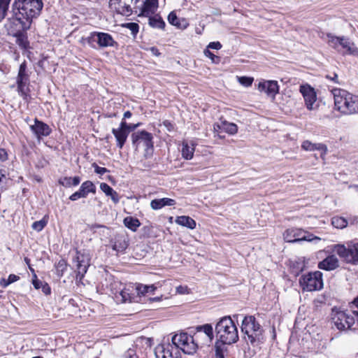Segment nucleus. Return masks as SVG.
I'll return each mask as SVG.
<instances>
[{
    "instance_id": "60",
    "label": "nucleus",
    "mask_w": 358,
    "mask_h": 358,
    "mask_svg": "<svg viewBox=\"0 0 358 358\" xmlns=\"http://www.w3.org/2000/svg\"><path fill=\"white\" fill-rule=\"evenodd\" d=\"M327 78L330 79V80H334L335 83H338L337 82V78H338V76L337 74H334V77H330L329 76H327Z\"/></svg>"
},
{
    "instance_id": "7",
    "label": "nucleus",
    "mask_w": 358,
    "mask_h": 358,
    "mask_svg": "<svg viewBox=\"0 0 358 358\" xmlns=\"http://www.w3.org/2000/svg\"><path fill=\"white\" fill-rule=\"evenodd\" d=\"M31 26L29 24L24 27L22 23L9 20V34L16 38V44L22 50H27L29 48L27 31L31 28Z\"/></svg>"
},
{
    "instance_id": "40",
    "label": "nucleus",
    "mask_w": 358,
    "mask_h": 358,
    "mask_svg": "<svg viewBox=\"0 0 358 358\" xmlns=\"http://www.w3.org/2000/svg\"><path fill=\"white\" fill-rule=\"evenodd\" d=\"M10 0H0V22H1L7 15Z\"/></svg>"
},
{
    "instance_id": "8",
    "label": "nucleus",
    "mask_w": 358,
    "mask_h": 358,
    "mask_svg": "<svg viewBox=\"0 0 358 358\" xmlns=\"http://www.w3.org/2000/svg\"><path fill=\"white\" fill-rule=\"evenodd\" d=\"M197 340L193 336H189L187 333L176 334L172 338L173 345L181 350L184 353L193 355L198 348Z\"/></svg>"
},
{
    "instance_id": "19",
    "label": "nucleus",
    "mask_w": 358,
    "mask_h": 358,
    "mask_svg": "<svg viewBox=\"0 0 358 358\" xmlns=\"http://www.w3.org/2000/svg\"><path fill=\"white\" fill-rule=\"evenodd\" d=\"M126 127H127V123L125 120H122L118 128H113L112 129V133L116 140L117 147L120 149L123 148L129 136L127 131L125 130Z\"/></svg>"
},
{
    "instance_id": "3",
    "label": "nucleus",
    "mask_w": 358,
    "mask_h": 358,
    "mask_svg": "<svg viewBox=\"0 0 358 358\" xmlns=\"http://www.w3.org/2000/svg\"><path fill=\"white\" fill-rule=\"evenodd\" d=\"M215 330L217 340L224 345H231L238 341L237 327L230 316L220 319Z\"/></svg>"
},
{
    "instance_id": "34",
    "label": "nucleus",
    "mask_w": 358,
    "mask_h": 358,
    "mask_svg": "<svg viewBox=\"0 0 358 358\" xmlns=\"http://www.w3.org/2000/svg\"><path fill=\"white\" fill-rule=\"evenodd\" d=\"M149 24L153 28L164 29L166 24L162 17L159 15L149 17Z\"/></svg>"
},
{
    "instance_id": "37",
    "label": "nucleus",
    "mask_w": 358,
    "mask_h": 358,
    "mask_svg": "<svg viewBox=\"0 0 358 358\" xmlns=\"http://www.w3.org/2000/svg\"><path fill=\"white\" fill-rule=\"evenodd\" d=\"M331 224L337 229H343L347 227L348 221L342 217H334L331 219Z\"/></svg>"
},
{
    "instance_id": "56",
    "label": "nucleus",
    "mask_w": 358,
    "mask_h": 358,
    "mask_svg": "<svg viewBox=\"0 0 358 358\" xmlns=\"http://www.w3.org/2000/svg\"><path fill=\"white\" fill-rule=\"evenodd\" d=\"M19 279L20 277L18 275L15 274H10L7 280L9 282V283L11 284L13 282L17 281Z\"/></svg>"
},
{
    "instance_id": "17",
    "label": "nucleus",
    "mask_w": 358,
    "mask_h": 358,
    "mask_svg": "<svg viewBox=\"0 0 358 358\" xmlns=\"http://www.w3.org/2000/svg\"><path fill=\"white\" fill-rule=\"evenodd\" d=\"M299 92L303 96L305 104L308 110H313V105L317 100L315 89L310 85L306 84L300 86Z\"/></svg>"
},
{
    "instance_id": "16",
    "label": "nucleus",
    "mask_w": 358,
    "mask_h": 358,
    "mask_svg": "<svg viewBox=\"0 0 358 358\" xmlns=\"http://www.w3.org/2000/svg\"><path fill=\"white\" fill-rule=\"evenodd\" d=\"M155 353L156 358H180L178 348L170 343L158 345Z\"/></svg>"
},
{
    "instance_id": "1",
    "label": "nucleus",
    "mask_w": 358,
    "mask_h": 358,
    "mask_svg": "<svg viewBox=\"0 0 358 358\" xmlns=\"http://www.w3.org/2000/svg\"><path fill=\"white\" fill-rule=\"evenodd\" d=\"M43 8L42 0H14L11 5L10 20L22 23L23 26L31 25Z\"/></svg>"
},
{
    "instance_id": "9",
    "label": "nucleus",
    "mask_w": 358,
    "mask_h": 358,
    "mask_svg": "<svg viewBox=\"0 0 358 358\" xmlns=\"http://www.w3.org/2000/svg\"><path fill=\"white\" fill-rule=\"evenodd\" d=\"M131 138L133 146L136 147V148H138L141 144H143L145 147V157L148 158L152 155L154 145L152 134L145 130L138 131L133 133Z\"/></svg>"
},
{
    "instance_id": "27",
    "label": "nucleus",
    "mask_w": 358,
    "mask_h": 358,
    "mask_svg": "<svg viewBox=\"0 0 358 358\" xmlns=\"http://www.w3.org/2000/svg\"><path fill=\"white\" fill-rule=\"evenodd\" d=\"M214 129L215 131H217V129H222L229 134L234 135L237 133L238 127L234 123L224 120L222 121L220 124H215Z\"/></svg>"
},
{
    "instance_id": "43",
    "label": "nucleus",
    "mask_w": 358,
    "mask_h": 358,
    "mask_svg": "<svg viewBox=\"0 0 358 358\" xmlns=\"http://www.w3.org/2000/svg\"><path fill=\"white\" fill-rule=\"evenodd\" d=\"M203 52L205 56L210 58L213 63L218 64L220 62V57L214 55L208 49H206Z\"/></svg>"
},
{
    "instance_id": "2",
    "label": "nucleus",
    "mask_w": 358,
    "mask_h": 358,
    "mask_svg": "<svg viewBox=\"0 0 358 358\" xmlns=\"http://www.w3.org/2000/svg\"><path fill=\"white\" fill-rule=\"evenodd\" d=\"M241 330L243 334V340L248 346L260 348L265 341L264 329L253 315L244 317Z\"/></svg>"
},
{
    "instance_id": "30",
    "label": "nucleus",
    "mask_w": 358,
    "mask_h": 358,
    "mask_svg": "<svg viewBox=\"0 0 358 358\" xmlns=\"http://www.w3.org/2000/svg\"><path fill=\"white\" fill-rule=\"evenodd\" d=\"M78 191L83 198H86L89 193H96V186L92 181L87 180L82 183Z\"/></svg>"
},
{
    "instance_id": "48",
    "label": "nucleus",
    "mask_w": 358,
    "mask_h": 358,
    "mask_svg": "<svg viewBox=\"0 0 358 358\" xmlns=\"http://www.w3.org/2000/svg\"><path fill=\"white\" fill-rule=\"evenodd\" d=\"M215 358H224L223 349L221 346L217 345V344L215 345Z\"/></svg>"
},
{
    "instance_id": "15",
    "label": "nucleus",
    "mask_w": 358,
    "mask_h": 358,
    "mask_svg": "<svg viewBox=\"0 0 358 358\" xmlns=\"http://www.w3.org/2000/svg\"><path fill=\"white\" fill-rule=\"evenodd\" d=\"M333 322L336 328L339 330H346L355 324V319L353 316L343 311L336 312L333 317Z\"/></svg>"
},
{
    "instance_id": "6",
    "label": "nucleus",
    "mask_w": 358,
    "mask_h": 358,
    "mask_svg": "<svg viewBox=\"0 0 358 358\" xmlns=\"http://www.w3.org/2000/svg\"><path fill=\"white\" fill-rule=\"evenodd\" d=\"M333 250L345 263L358 265V242L350 241L346 244H336Z\"/></svg>"
},
{
    "instance_id": "59",
    "label": "nucleus",
    "mask_w": 358,
    "mask_h": 358,
    "mask_svg": "<svg viewBox=\"0 0 358 358\" xmlns=\"http://www.w3.org/2000/svg\"><path fill=\"white\" fill-rule=\"evenodd\" d=\"M132 114L129 110H127L124 112V118L122 120H125L127 118H130L131 117Z\"/></svg>"
},
{
    "instance_id": "61",
    "label": "nucleus",
    "mask_w": 358,
    "mask_h": 358,
    "mask_svg": "<svg viewBox=\"0 0 358 358\" xmlns=\"http://www.w3.org/2000/svg\"><path fill=\"white\" fill-rule=\"evenodd\" d=\"M3 177H5V173L2 169H0V182H1V180Z\"/></svg>"
},
{
    "instance_id": "41",
    "label": "nucleus",
    "mask_w": 358,
    "mask_h": 358,
    "mask_svg": "<svg viewBox=\"0 0 358 358\" xmlns=\"http://www.w3.org/2000/svg\"><path fill=\"white\" fill-rule=\"evenodd\" d=\"M137 292L138 294L145 295L148 293H153L156 289V287L154 285H140L136 287Z\"/></svg>"
},
{
    "instance_id": "51",
    "label": "nucleus",
    "mask_w": 358,
    "mask_h": 358,
    "mask_svg": "<svg viewBox=\"0 0 358 358\" xmlns=\"http://www.w3.org/2000/svg\"><path fill=\"white\" fill-rule=\"evenodd\" d=\"M8 155L6 150L3 148H0V161L3 162L8 160Z\"/></svg>"
},
{
    "instance_id": "18",
    "label": "nucleus",
    "mask_w": 358,
    "mask_h": 358,
    "mask_svg": "<svg viewBox=\"0 0 358 358\" xmlns=\"http://www.w3.org/2000/svg\"><path fill=\"white\" fill-rule=\"evenodd\" d=\"M30 129L38 140L49 136L52 132V129L48 124L37 118L34 119V124L30 125Z\"/></svg>"
},
{
    "instance_id": "44",
    "label": "nucleus",
    "mask_w": 358,
    "mask_h": 358,
    "mask_svg": "<svg viewBox=\"0 0 358 358\" xmlns=\"http://www.w3.org/2000/svg\"><path fill=\"white\" fill-rule=\"evenodd\" d=\"M238 81L242 85L249 87L252 85L253 78L251 77L241 76L238 78Z\"/></svg>"
},
{
    "instance_id": "54",
    "label": "nucleus",
    "mask_w": 358,
    "mask_h": 358,
    "mask_svg": "<svg viewBox=\"0 0 358 358\" xmlns=\"http://www.w3.org/2000/svg\"><path fill=\"white\" fill-rule=\"evenodd\" d=\"M43 282H44L43 281H41V280L37 279L36 278L35 279H33V280H32V284H33L34 288L36 289H41V285H43Z\"/></svg>"
},
{
    "instance_id": "4",
    "label": "nucleus",
    "mask_w": 358,
    "mask_h": 358,
    "mask_svg": "<svg viewBox=\"0 0 358 358\" xmlns=\"http://www.w3.org/2000/svg\"><path fill=\"white\" fill-rule=\"evenodd\" d=\"M336 108L345 115L358 113V96L342 89L333 91Z\"/></svg>"
},
{
    "instance_id": "53",
    "label": "nucleus",
    "mask_w": 358,
    "mask_h": 358,
    "mask_svg": "<svg viewBox=\"0 0 358 358\" xmlns=\"http://www.w3.org/2000/svg\"><path fill=\"white\" fill-rule=\"evenodd\" d=\"M80 198H83V196H81V194L79 191L74 192L69 196V199L72 201H75Z\"/></svg>"
},
{
    "instance_id": "31",
    "label": "nucleus",
    "mask_w": 358,
    "mask_h": 358,
    "mask_svg": "<svg viewBox=\"0 0 358 358\" xmlns=\"http://www.w3.org/2000/svg\"><path fill=\"white\" fill-rule=\"evenodd\" d=\"M176 222L179 225L186 227L190 229H193L196 227L195 220L189 216H178L176 219Z\"/></svg>"
},
{
    "instance_id": "26",
    "label": "nucleus",
    "mask_w": 358,
    "mask_h": 358,
    "mask_svg": "<svg viewBox=\"0 0 358 358\" xmlns=\"http://www.w3.org/2000/svg\"><path fill=\"white\" fill-rule=\"evenodd\" d=\"M168 21L171 24L180 29H185L189 25L185 18H178L174 11L171 12L168 15Z\"/></svg>"
},
{
    "instance_id": "57",
    "label": "nucleus",
    "mask_w": 358,
    "mask_h": 358,
    "mask_svg": "<svg viewBox=\"0 0 358 358\" xmlns=\"http://www.w3.org/2000/svg\"><path fill=\"white\" fill-rule=\"evenodd\" d=\"M150 51L151 52V53L153 55H155V56H159L160 55V52L159 51V50L156 48V47H151L150 48Z\"/></svg>"
},
{
    "instance_id": "64",
    "label": "nucleus",
    "mask_w": 358,
    "mask_h": 358,
    "mask_svg": "<svg viewBox=\"0 0 358 358\" xmlns=\"http://www.w3.org/2000/svg\"><path fill=\"white\" fill-rule=\"evenodd\" d=\"M24 262L27 264L29 265L30 259L28 257H24Z\"/></svg>"
},
{
    "instance_id": "38",
    "label": "nucleus",
    "mask_w": 358,
    "mask_h": 358,
    "mask_svg": "<svg viewBox=\"0 0 358 358\" xmlns=\"http://www.w3.org/2000/svg\"><path fill=\"white\" fill-rule=\"evenodd\" d=\"M67 268V262L66 260L62 259L55 264L56 274L58 277L63 276L64 272Z\"/></svg>"
},
{
    "instance_id": "63",
    "label": "nucleus",
    "mask_w": 358,
    "mask_h": 358,
    "mask_svg": "<svg viewBox=\"0 0 358 358\" xmlns=\"http://www.w3.org/2000/svg\"><path fill=\"white\" fill-rule=\"evenodd\" d=\"M353 303L358 308V296L355 299V300L353 301Z\"/></svg>"
},
{
    "instance_id": "13",
    "label": "nucleus",
    "mask_w": 358,
    "mask_h": 358,
    "mask_svg": "<svg viewBox=\"0 0 358 358\" xmlns=\"http://www.w3.org/2000/svg\"><path fill=\"white\" fill-rule=\"evenodd\" d=\"M284 239L288 243H297L303 241H312L314 239L319 240L317 236L308 234L301 229L291 228L287 229L284 234Z\"/></svg>"
},
{
    "instance_id": "11",
    "label": "nucleus",
    "mask_w": 358,
    "mask_h": 358,
    "mask_svg": "<svg viewBox=\"0 0 358 358\" xmlns=\"http://www.w3.org/2000/svg\"><path fill=\"white\" fill-rule=\"evenodd\" d=\"M17 92L25 101H28L29 95V75L27 71V63L24 61L20 65L16 78Z\"/></svg>"
},
{
    "instance_id": "47",
    "label": "nucleus",
    "mask_w": 358,
    "mask_h": 358,
    "mask_svg": "<svg viewBox=\"0 0 358 358\" xmlns=\"http://www.w3.org/2000/svg\"><path fill=\"white\" fill-rule=\"evenodd\" d=\"M92 166L94 169V172L101 176L109 171L106 168L100 167L96 163H93Z\"/></svg>"
},
{
    "instance_id": "21",
    "label": "nucleus",
    "mask_w": 358,
    "mask_h": 358,
    "mask_svg": "<svg viewBox=\"0 0 358 358\" xmlns=\"http://www.w3.org/2000/svg\"><path fill=\"white\" fill-rule=\"evenodd\" d=\"M202 333L206 336L204 341L206 343H210L213 340V329L210 324H206L196 327V332L194 334L195 339L198 341Z\"/></svg>"
},
{
    "instance_id": "39",
    "label": "nucleus",
    "mask_w": 358,
    "mask_h": 358,
    "mask_svg": "<svg viewBox=\"0 0 358 358\" xmlns=\"http://www.w3.org/2000/svg\"><path fill=\"white\" fill-rule=\"evenodd\" d=\"M48 222V217L45 215L41 220L33 222L31 228L38 232L41 231L47 225Z\"/></svg>"
},
{
    "instance_id": "23",
    "label": "nucleus",
    "mask_w": 358,
    "mask_h": 358,
    "mask_svg": "<svg viewBox=\"0 0 358 358\" xmlns=\"http://www.w3.org/2000/svg\"><path fill=\"white\" fill-rule=\"evenodd\" d=\"M134 8L135 13L140 12L138 16L150 17L154 13L155 2L152 0H146L141 6L136 4Z\"/></svg>"
},
{
    "instance_id": "49",
    "label": "nucleus",
    "mask_w": 358,
    "mask_h": 358,
    "mask_svg": "<svg viewBox=\"0 0 358 358\" xmlns=\"http://www.w3.org/2000/svg\"><path fill=\"white\" fill-rule=\"evenodd\" d=\"M222 45L219 41L210 42L208 45L207 49L210 48V49H214V50H220L222 48Z\"/></svg>"
},
{
    "instance_id": "20",
    "label": "nucleus",
    "mask_w": 358,
    "mask_h": 358,
    "mask_svg": "<svg viewBox=\"0 0 358 358\" xmlns=\"http://www.w3.org/2000/svg\"><path fill=\"white\" fill-rule=\"evenodd\" d=\"M258 90L274 98L279 92V86L275 80H265L259 83Z\"/></svg>"
},
{
    "instance_id": "5",
    "label": "nucleus",
    "mask_w": 358,
    "mask_h": 358,
    "mask_svg": "<svg viewBox=\"0 0 358 358\" xmlns=\"http://www.w3.org/2000/svg\"><path fill=\"white\" fill-rule=\"evenodd\" d=\"M327 38L329 46L342 55L358 57V48L348 37L345 36H337L328 33L327 34Z\"/></svg>"
},
{
    "instance_id": "14",
    "label": "nucleus",
    "mask_w": 358,
    "mask_h": 358,
    "mask_svg": "<svg viewBox=\"0 0 358 358\" xmlns=\"http://www.w3.org/2000/svg\"><path fill=\"white\" fill-rule=\"evenodd\" d=\"M73 262L76 263L77 278L81 280L90 264L89 255L80 251H76V255L73 258Z\"/></svg>"
},
{
    "instance_id": "45",
    "label": "nucleus",
    "mask_w": 358,
    "mask_h": 358,
    "mask_svg": "<svg viewBox=\"0 0 358 358\" xmlns=\"http://www.w3.org/2000/svg\"><path fill=\"white\" fill-rule=\"evenodd\" d=\"M126 27L128 28L134 36H136L139 30V26L137 23L129 22L126 24Z\"/></svg>"
},
{
    "instance_id": "42",
    "label": "nucleus",
    "mask_w": 358,
    "mask_h": 358,
    "mask_svg": "<svg viewBox=\"0 0 358 358\" xmlns=\"http://www.w3.org/2000/svg\"><path fill=\"white\" fill-rule=\"evenodd\" d=\"M119 296H121V299H120L122 302H131L132 296L129 293L128 289H122L120 293Z\"/></svg>"
},
{
    "instance_id": "12",
    "label": "nucleus",
    "mask_w": 358,
    "mask_h": 358,
    "mask_svg": "<svg viewBox=\"0 0 358 358\" xmlns=\"http://www.w3.org/2000/svg\"><path fill=\"white\" fill-rule=\"evenodd\" d=\"M141 0H110L109 6L111 9L124 16H130L134 12V6Z\"/></svg>"
},
{
    "instance_id": "46",
    "label": "nucleus",
    "mask_w": 358,
    "mask_h": 358,
    "mask_svg": "<svg viewBox=\"0 0 358 358\" xmlns=\"http://www.w3.org/2000/svg\"><path fill=\"white\" fill-rule=\"evenodd\" d=\"M100 189L108 196L113 191V189L110 185H108L107 183H105V182H101L100 184Z\"/></svg>"
},
{
    "instance_id": "55",
    "label": "nucleus",
    "mask_w": 358,
    "mask_h": 358,
    "mask_svg": "<svg viewBox=\"0 0 358 358\" xmlns=\"http://www.w3.org/2000/svg\"><path fill=\"white\" fill-rule=\"evenodd\" d=\"M140 123L138 124H127V127H126L125 130L127 131L128 134H129L130 131L135 130L138 126Z\"/></svg>"
},
{
    "instance_id": "32",
    "label": "nucleus",
    "mask_w": 358,
    "mask_h": 358,
    "mask_svg": "<svg viewBox=\"0 0 358 358\" xmlns=\"http://www.w3.org/2000/svg\"><path fill=\"white\" fill-rule=\"evenodd\" d=\"M99 31H93L87 37H83L81 42L87 43L91 48L96 49L98 47Z\"/></svg>"
},
{
    "instance_id": "25",
    "label": "nucleus",
    "mask_w": 358,
    "mask_h": 358,
    "mask_svg": "<svg viewBox=\"0 0 358 358\" xmlns=\"http://www.w3.org/2000/svg\"><path fill=\"white\" fill-rule=\"evenodd\" d=\"M110 242L113 250L117 252L124 251L129 245L127 237L122 234H117Z\"/></svg>"
},
{
    "instance_id": "50",
    "label": "nucleus",
    "mask_w": 358,
    "mask_h": 358,
    "mask_svg": "<svg viewBox=\"0 0 358 358\" xmlns=\"http://www.w3.org/2000/svg\"><path fill=\"white\" fill-rule=\"evenodd\" d=\"M108 196L110 197V199H112V201H113V202L114 203L116 204V203H119V201H120V196H119L117 192L116 191H115L114 189L112 192V193L110 194H109Z\"/></svg>"
},
{
    "instance_id": "29",
    "label": "nucleus",
    "mask_w": 358,
    "mask_h": 358,
    "mask_svg": "<svg viewBox=\"0 0 358 358\" xmlns=\"http://www.w3.org/2000/svg\"><path fill=\"white\" fill-rule=\"evenodd\" d=\"M301 148L306 151H322V155H325L327 151V148L322 143H313L309 141H304L301 145Z\"/></svg>"
},
{
    "instance_id": "62",
    "label": "nucleus",
    "mask_w": 358,
    "mask_h": 358,
    "mask_svg": "<svg viewBox=\"0 0 358 358\" xmlns=\"http://www.w3.org/2000/svg\"><path fill=\"white\" fill-rule=\"evenodd\" d=\"M183 289H184V287H182L181 286L178 287L177 288L178 292H180V293H184Z\"/></svg>"
},
{
    "instance_id": "33",
    "label": "nucleus",
    "mask_w": 358,
    "mask_h": 358,
    "mask_svg": "<svg viewBox=\"0 0 358 358\" xmlns=\"http://www.w3.org/2000/svg\"><path fill=\"white\" fill-rule=\"evenodd\" d=\"M80 182V178L79 176L64 177L59 180V185L65 187H70L71 186H77Z\"/></svg>"
},
{
    "instance_id": "10",
    "label": "nucleus",
    "mask_w": 358,
    "mask_h": 358,
    "mask_svg": "<svg viewBox=\"0 0 358 358\" xmlns=\"http://www.w3.org/2000/svg\"><path fill=\"white\" fill-rule=\"evenodd\" d=\"M299 284L307 292L320 290L323 287L322 273L317 271L303 275L299 279Z\"/></svg>"
},
{
    "instance_id": "52",
    "label": "nucleus",
    "mask_w": 358,
    "mask_h": 358,
    "mask_svg": "<svg viewBox=\"0 0 358 358\" xmlns=\"http://www.w3.org/2000/svg\"><path fill=\"white\" fill-rule=\"evenodd\" d=\"M41 289H42V292L45 294V295H48L51 293V289H50V287L49 286V285L47 283V282H43V285H41Z\"/></svg>"
},
{
    "instance_id": "58",
    "label": "nucleus",
    "mask_w": 358,
    "mask_h": 358,
    "mask_svg": "<svg viewBox=\"0 0 358 358\" xmlns=\"http://www.w3.org/2000/svg\"><path fill=\"white\" fill-rule=\"evenodd\" d=\"M10 285L9 282L8 281L7 279H5V278H2L0 281V285L2 287H8V285Z\"/></svg>"
},
{
    "instance_id": "22",
    "label": "nucleus",
    "mask_w": 358,
    "mask_h": 358,
    "mask_svg": "<svg viewBox=\"0 0 358 358\" xmlns=\"http://www.w3.org/2000/svg\"><path fill=\"white\" fill-rule=\"evenodd\" d=\"M317 267L327 271L335 270L339 267L338 259L334 255H329L318 263Z\"/></svg>"
},
{
    "instance_id": "36",
    "label": "nucleus",
    "mask_w": 358,
    "mask_h": 358,
    "mask_svg": "<svg viewBox=\"0 0 358 358\" xmlns=\"http://www.w3.org/2000/svg\"><path fill=\"white\" fill-rule=\"evenodd\" d=\"M123 222L125 227L133 231H136L141 225L140 221L137 218L133 217H125Z\"/></svg>"
},
{
    "instance_id": "35",
    "label": "nucleus",
    "mask_w": 358,
    "mask_h": 358,
    "mask_svg": "<svg viewBox=\"0 0 358 358\" xmlns=\"http://www.w3.org/2000/svg\"><path fill=\"white\" fill-rule=\"evenodd\" d=\"M194 143H192V146H189L187 143L183 142L181 151L182 157L185 159H191L194 156Z\"/></svg>"
},
{
    "instance_id": "28",
    "label": "nucleus",
    "mask_w": 358,
    "mask_h": 358,
    "mask_svg": "<svg viewBox=\"0 0 358 358\" xmlns=\"http://www.w3.org/2000/svg\"><path fill=\"white\" fill-rule=\"evenodd\" d=\"M175 204L176 201L169 198L156 199L152 200L150 202V206L153 210H159L164 206H171Z\"/></svg>"
},
{
    "instance_id": "24",
    "label": "nucleus",
    "mask_w": 358,
    "mask_h": 358,
    "mask_svg": "<svg viewBox=\"0 0 358 358\" xmlns=\"http://www.w3.org/2000/svg\"><path fill=\"white\" fill-rule=\"evenodd\" d=\"M98 48L117 47V43L108 33L99 31Z\"/></svg>"
}]
</instances>
